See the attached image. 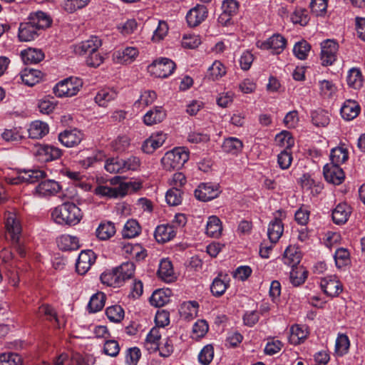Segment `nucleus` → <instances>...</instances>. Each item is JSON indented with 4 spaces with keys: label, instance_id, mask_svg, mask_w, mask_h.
Returning <instances> with one entry per match:
<instances>
[{
    "label": "nucleus",
    "instance_id": "62",
    "mask_svg": "<svg viewBox=\"0 0 365 365\" xmlns=\"http://www.w3.org/2000/svg\"><path fill=\"white\" fill-rule=\"evenodd\" d=\"M291 20L294 24L305 26L309 22L308 11L302 8H297L291 15Z\"/></svg>",
    "mask_w": 365,
    "mask_h": 365
},
{
    "label": "nucleus",
    "instance_id": "64",
    "mask_svg": "<svg viewBox=\"0 0 365 365\" xmlns=\"http://www.w3.org/2000/svg\"><path fill=\"white\" fill-rule=\"evenodd\" d=\"M168 25L165 21H159L158 25L153 32L152 41L159 42L163 40L168 33Z\"/></svg>",
    "mask_w": 365,
    "mask_h": 365
},
{
    "label": "nucleus",
    "instance_id": "50",
    "mask_svg": "<svg viewBox=\"0 0 365 365\" xmlns=\"http://www.w3.org/2000/svg\"><path fill=\"white\" fill-rule=\"evenodd\" d=\"M90 0H63L62 9L68 14H73L76 11L86 7Z\"/></svg>",
    "mask_w": 365,
    "mask_h": 365
},
{
    "label": "nucleus",
    "instance_id": "22",
    "mask_svg": "<svg viewBox=\"0 0 365 365\" xmlns=\"http://www.w3.org/2000/svg\"><path fill=\"white\" fill-rule=\"evenodd\" d=\"M39 31L40 29L28 20V21L20 24L18 36L21 41H31L39 35Z\"/></svg>",
    "mask_w": 365,
    "mask_h": 365
},
{
    "label": "nucleus",
    "instance_id": "20",
    "mask_svg": "<svg viewBox=\"0 0 365 365\" xmlns=\"http://www.w3.org/2000/svg\"><path fill=\"white\" fill-rule=\"evenodd\" d=\"M96 257L91 250L82 251L78 257L76 264V271L80 274H86L94 263Z\"/></svg>",
    "mask_w": 365,
    "mask_h": 365
},
{
    "label": "nucleus",
    "instance_id": "1",
    "mask_svg": "<svg viewBox=\"0 0 365 365\" xmlns=\"http://www.w3.org/2000/svg\"><path fill=\"white\" fill-rule=\"evenodd\" d=\"M52 219L58 225H76L83 215L81 209L71 202H64L55 207L51 212Z\"/></svg>",
    "mask_w": 365,
    "mask_h": 365
},
{
    "label": "nucleus",
    "instance_id": "63",
    "mask_svg": "<svg viewBox=\"0 0 365 365\" xmlns=\"http://www.w3.org/2000/svg\"><path fill=\"white\" fill-rule=\"evenodd\" d=\"M122 158H111L108 159L105 163V169L110 173H123Z\"/></svg>",
    "mask_w": 365,
    "mask_h": 365
},
{
    "label": "nucleus",
    "instance_id": "13",
    "mask_svg": "<svg viewBox=\"0 0 365 365\" xmlns=\"http://www.w3.org/2000/svg\"><path fill=\"white\" fill-rule=\"evenodd\" d=\"M220 194L219 186L211 182L201 183L195 190V196L199 200L206 202L211 200Z\"/></svg>",
    "mask_w": 365,
    "mask_h": 365
},
{
    "label": "nucleus",
    "instance_id": "51",
    "mask_svg": "<svg viewBox=\"0 0 365 365\" xmlns=\"http://www.w3.org/2000/svg\"><path fill=\"white\" fill-rule=\"evenodd\" d=\"M348 85L354 88L359 89L363 85L362 75L359 68H353L348 72L346 78Z\"/></svg>",
    "mask_w": 365,
    "mask_h": 365
},
{
    "label": "nucleus",
    "instance_id": "30",
    "mask_svg": "<svg viewBox=\"0 0 365 365\" xmlns=\"http://www.w3.org/2000/svg\"><path fill=\"white\" fill-rule=\"evenodd\" d=\"M21 57L25 64H36L44 58L41 50L29 48L21 51Z\"/></svg>",
    "mask_w": 365,
    "mask_h": 365
},
{
    "label": "nucleus",
    "instance_id": "16",
    "mask_svg": "<svg viewBox=\"0 0 365 365\" xmlns=\"http://www.w3.org/2000/svg\"><path fill=\"white\" fill-rule=\"evenodd\" d=\"M101 45V40L98 37L92 36L91 38L75 45L73 51L76 54L83 56L97 51Z\"/></svg>",
    "mask_w": 365,
    "mask_h": 365
},
{
    "label": "nucleus",
    "instance_id": "5",
    "mask_svg": "<svg viewBox=\"0 0 365 365\" xmlns=\"http://www.w3.org/2000/svg\"><path fill=\"white\" fill-rule=\"evenodd\" d=\"M83 86L82 80L70 77L58 82L53 88V93L58 97H72L78 93Z\"/></svg>",
    "mask_w": 365,
    "mask_h": 365
},
{
    "label": "nucleus",
    "instance_id": "2",
    "mask_svg": "<svg viewBox=\"0 0 365 365\" xmlns=\"http://www.w3.org/2000/svg\"><path fill=\"white\" fill-rule=\"evenodd\" d=\"M140 187V184L135 182H121L118 186L112 187L107 185H98L94 193L100 197L118 198L125 196L130 190L135 191Z\"/></svg>",
    "mask_w": 365,
    "mask_h": 365
},
{
    "label": "nucleus",
    "instance_id": "17",
    "mask_svg": "<svg viewBox=\"0 0 365 365\" xmlns=\"http://www.w3.org/2000/svg\"><path fill=\"white\" fill-rule=\"evenodd\" d=\"M326 180L334 185H340L344 180L345 175L343 170L339 165L327 164L323 169Z\"/></svg>",
    "mask_w": 365,
    "mask_h": 365
},
{
    "label": "nucleus",
    "instance_id": "60",
    "mask_svg": "<svg viewBox=\"0 0 365 365\" xmlns=\"http://www.w3.org/2000/svg\"><path fill=\"white\" fill-rule=\"evenodd\" d=\"M182 192L180 189L170 188L168 190L165 195V200L167 203L170 206H177L182 202Z\"/></svg>",
    "mask_w": 365,
    "mask_h": 365
},
{
    "label": "nucleus",
    "instance_id": "21",
    "mask_svg": "<svg viewBox=\"0 0 365 365\" xmlns=\"http://www.w3.org/2000/svg\"><path fill=\"white\" fill-rule=\"evenodd\" d=\"M286 39L279 34H274L267 41L262 42L260 48L263 49H269L273 53L279 54L282 53L286 47Z\"/></svg>",
    "mask_w": 365,
    "mask_h": 365
},
{
    "label": "nucleus",
    "instance_id": "53",
    "mask_svg": "<svg viewBox=\"0 0 365 365\" xmlns=\"http://www.w3.org/2000/svg\"><path fill=\"white\" fill-rule=\"evenodd\" d=\"M23 359L17 353L8 351L0 354V365H22Z\"/></svg>",
    "mask_w": 365,
    "mask_h": 365
},
{
    "label": "nucleus",
    "instance_id": "9",
    "mask_svg": "<svg viewBox=\"0 0 365 365\" xmlns=\"http://www.w3.org/2000/svg\"><path fill=\"white\" fill-rule=\"evenodd\" d=\"M61 188L58 182L53 180H44L35 187L33 194L38 197H48L56 195Z\"/></svg>",
    "mask_w": 365,
    "mask_h": 365
},
{
    "label": "nucleus",
    "instance_id": "47",
    "mask_svg": "<svg viewBox=\"0 0 365 365\" xmlns=\"http://www.w3.org/2000/svg\"><path fill=\"white\" fill-rule=\"evenodd\" d=\"M226 73V68L219 61H215L208 68L207 78L211 81H217L224 76Z\"/></svg>",
    "mask_w": 365,
    "mask_h": 365
},
{
    "label": "nucleus",
    "instance_id": "31",
    "mask_svg": "<svg viewBox=\"0 0 365 365\" xmlns=\"http://www.w3.org/2000/svg\"><path fill=\"white\" fill-rule=\"evenodd\" d=\"M118 93L115 90L106 88L100 90L95 96V102L102 107H106L109 102L117 98Z\"/></svg>",
    "mask_w": 365,
    "mask_h": 365
},
{
    "label": "nucleus",
    "instance_id": "11",
    "mask_svg": "<svg viewBox=\"0 0 365 365\" xmlns=\"http://www.w3.org/2000/svg\"><path fill=\"white\" fill-rule=\"evenodd\" d=\"M46 175V173L41 170H24L20 172L18 176L8 178L7 181L11 185H17L23 182L34 183L45 178Z\"/></svg>",
    "mask_w": 365,
    "mask_h": 365
},
{
    "label": "nucleus",
    "instance_id": "40",
    "mask_svg": "<svg viewBox=\"0 0 365 365\" xmlns=\"http://www.w3.org/2000/svg\"><path fill=\"white\" fill-rule=\"evenodd\" d=\"M28 20L36 26L40 30L48 27L51 24L49 16L41 11L31 13Z\"/></svg>",
    "mask_w": 365,
    "mask_h": 365
},
{
    "label": "nucleus",
    "instance_id": "52",
    "mask_svg": "<svg viewBox=\"0 0 365 365\" xmlns=\"http://www.w3.org/2000/svg\"><path fill=\"white\" fill-rule=\"evenodd\" d=\"M350 346L349 337L344 334H339L335 342V352L342 356L348 353Z\"/></svg>",
    "mask_w": 365,
    "mask_h": 365
},
{
    "label": "nucleus",
    "instance_id": "29",
    "mask_svg": "<svg viewBox=\"0 0 365 365\" xmlns=\"http://www.w3.org/2000/svg\"><path fill=\"white\" fill-rule=\"evenodd\" d=\"M49 128L46 123L41 120L32 122L28 129L29 135L31 138H42L48 133Z\"/></svg>",
    "mask_w": 365,
    "mask_h": 365
},
{
    "label": "nucleus",
    "instance_id": "14",
    "mask_svg": "<svg viewBox=\"0 0 365 365\" xmlns=\"http://www.w3.org/2000/svg\"><path fill=\"white\" fill-rule=\"evenodd\" d=\"M208 11L205 6L197 4L191 9L186 15V20L190 27L200 25L207 17Z\"/></svg>",
    "mask_w": 365,
    "mask_h": 365
},
{
    "label": "nucleus",
    "instance_id": "23",
    "mask_svg": "<svg viewBox=\"0 0 365 365\" xmlns=\"http://www.w3.org/2000/svg\"><path fill=\"white\" fill-rule=\"evenodd\" d=\"M289 341L293 345L303 343L309 334L308 327L306 325L294 324L289 329Z\"/></svg>",
    "mask_w": 365,
    "mask_h": 365
},
{
    "label": "nucleus",
    "instance_id": "56",
    "mask_svg": "<svg viewBox=\"0 0 365 365\" xmlns=\"http://www.w3.org/2000/svg\"><path fill=\"white\" fill-rule=\"evenodd\" d=\"M312 120L317 127H325L329 123L330 118L327 111L317 110L312 113Z\"/></svg>",
    "mask_w": 365,
    "mask_h": 365
},
{
    "label": "nucleus",
    "instance_id": "25",
    "mask_svg": "<svg viewBox=\"0 0 365 365\" xmlns=\"http://www.w3.org/2000/svg\"><path fill=\"white\" fill-rule=\"evenodd\" d=\"M351 213V208L346 203H339L332 211V220L336 225L344 224Z\"/></svg>",
    "mask_w": 365,
    "mask_h": 365
},
{
    "label": "nucleus",
    "instance_id": "19",
    "mask_svg": "<svg viewBox=\"0 0 365 365\" xmlns=\"http://www.w3.org/2000/svg\"><path fill=\"white\" fill-rule=\"evenodd\" d=\"M83 137V133L78 129L66 130L58 135V140L64 146L71 148L78 145Z\"/></svg>",
    "mask_w": 365,
    "mask_h": 365
},
{
    "label": "nucleus",
    "instance_id": "8",
    "mask_svg": "<svg viewBox=\"0 0 365 365\" xmlns=\"http://www.w3.org/2000/svg\"><path fill=\"white\" fill-rule=\"evenodd\" d=\"M34 154L38 161L46 163L59 158L62 152L61 149L53 145H38L35 147Z\"/></svg>",
    "mask_w": 365,
    "mask_h": 365
},
{
    "label": "nucleus",
    "instance_id": "55",
    "mask_svg": "<svg viewBox=\"0 0 365 365\" xmlns=\"http://www.w3.org/2000/svg\"><path fill=\"white\" fill-rule=\"evenodd\" d=\"M334 260L338 268H342L349 265L351 262L350 254L345 248H339L335 251Z\"/></svg>",
    "mask_w": 365,
    "mask_h": 365
},
{
    "label": "nucleus",
    "instance_id": "45",
    "mask_svg": "<svg viewBox=\"0 0 365 365\" xmlns=\"http://www.w3.org/2000/svg\"><path fill=\"white\" fill-rule=\"evenodd\" d=\"M116 270L120 276L122 286L125 282L132 278L135 273V266L132 262H126L116 267Z\"/></svg>",
    "mask_w": 365,
    "mask_h": 365
},
{
    "label": "nucleus",
    "instance_id": "48",
    "mask_svg": "<svg viewBox=\"0 0 365 365\" xmlns=\"http://www.w3.org/2000/svg\"><path fill=\"white\" fill-rule=\"evenodd\" d=\"M141 227L137 220H128L123 229V236L125 238H133L140 235Z\"/></svg>",
    "mask_w": 365,
    "mask_h": 365
},
{
    "label": "nucleus",
    "instance_id": "24",
    "mask_svg": "<svg viewBox=\"0 0 365 365\" xmlns=\"http://www.w3.org/2000/svg\"><path fill=\"white\" fill-rule=\"evenodd\" d=\"M176 235L174 225L169 224L158 225L155 230L154 237L159 243H165L173 240Z\"/></svg>",
    "mask_w": 365,
    "mask_h": 365
},
{
    "label": "nucleus",
    "instance_id": "34",
    "mask_svg": "<svg viewBox=\"0 0 365 365\" xmlns=\"http://www.w3.org/2000/svg\"><path fill=\"white\" fill-rule=\"evenodd\" d=\"M57 245L61 250H74L79 247L78 239L75 236L63 235L57 238Z\"/></svg>",
    "mask_w": 365,
    "mask_h": 365
},
{
    "label": "nucleus",
    "instance_id": "28",
    "mask_svg": "<svg viewBox=\"0 0 365 365\" xmlns=\"http://www.w3.org/2000/svg\"><path fill=\"white\" fill-rule=\"evenodd\" d=\"M341 117L346 120H351L355 118L360 112V106L352 100H347L341 108Z\"/></svg>",
    "mask_w": 365,
    "mask_h": 365
},
{
    "label": "nucleus",
    "instance_id": "4",
    "mask_svg": "<svg viewBox=\"0 0 365 365\" xmlns=\"http://www.w3.org/2000/svg\"><path fill=\"white\" fill-rule=\"evenodd\" d=\"M6 229V238H9L12 243L16 244V250L21 257L26 255L25 250L22 245L19 244V239L21 234V225L20 220L15 213H9L5 225Z\"/></svg>",
    "mask_w": 365,
    "mask_h": 365
},
{
    "label": "nucleus",
    "instance_id": "12",
    "mask_svg": "<svg viewBox=\"0 0 365 365\" xmlns=\"http://www.w3.org/2000/svg\"><path fill=\"white\" fill-rule=\"evenodd\" d=\"M284 217L285 214L282 210H278L274 213V220L271 221L268 226L267 235L271 242L276 243L284 231V226L281 217Z\"/></svg>",
    "mask_w": 365,
    "mask_h": 365
},
{
    "label": "nucleus",
    "instance_id": "26",
    "mask_svg": "<svg viewBox=\"0 0 365 365\" xmlns=\"http://www.w3.org/2000/svg\"><path fill=\"white\" fill-rule=\"evenodd\" d=\"M165 112L160 106L149 110L143 116V123L148 126L159 123L165 118Z\"/></svg>",
    "mask_w": 365,
    "mask_h": 365
},
{
    "label": "nucleus",
    "instance_id": "39",
    "mask_svg": "<svg viewBox=\"0 0 365 365\" xmlns=\"http://www.w3.org/2000/svg\"><path fill=\"white\" fill-rule=\"evenodd\" d=\"M242 142L235 137H230L225 139L222 145V148L224 152L232 155H237L240 153L242 151Z\"/></svg>",
    "mask_w": 365,
    "mask_h": 365
},
{
    "label": "nucleus",
    "instance_id": "54",
    "mask_svg": "<svg viewBox=\"0 0 365 365\" xmlns=\"http://www.w3.org/2000/svg\"><path fill=\"white\" fill-rule=\"evenodd\" d=\"M106 314L110 322L115 323L121 322L125 315L123 309L118 304L108 307L106 310Z\"/></svg>",
    "mask_w": 365,
    "mask_h": 365
},
{
    "label": "nucleus",
    "instance_id": "38",
    "mask_svg": "<svg viewBox=\"0 0 365 365\" xmlns=\"http://www.w3.org/2000/svg\"><path fill=\"white\" fill-rule=\"evenodd\" d=\"M100 279L103 284L109 287H120L122 286L121 278H120L116 268L103 272L101 274Z\"/></svg>",
    "mask_w": 365,
    "mask_h": 365
},
{
    "label": "nucleus",
    "instance_id": "7",
    "mask_svg": "<svg viewBox=\"0 0 365 365\" xmlns=\"http://www.w3.org/2000/svg\"><path fill=\"white\" fill-rule=\"evenodd\" d=\"M150 72L158 78H167L175 68V63L167 58H160L153 61L148 67Z\"/></svg>",
    "mask_w": 365,
    "mask_h": 365
},
{
    "label": "nucleus",
    "instance_id": "57",
    "mask_svg": "<svg viewBox=\"0 0 365 365\" xmlns=\"http://www.w3.org/2000/svg\"><path fill=\"white\" fill-rule=\"evenodd\" d=\"M319 88L320 94L325 98H331L337 91L336 85L331 81L328 80L319 81Z\"/></svg>",
    "mask_w": 365,
    "mask_h": 365
},
{
    "label": "nucleus",
    "instance_id": "32",
    "mask_svg": "<svg viewBox=\"0 0 365 365\" xmlns=\"http://www.w3.org/2000/svg\"><path fill=\"white\" fill-rule=\"evenodd\" d=\"M302 258V254L299 249L294 246H289L284 251L283 256L284 263L294 267L298 265Z\"/></svg>",
    "mask_w": 365,
    "mask_h": 365
},
{
    "label": "nucleus",
    "instance_id": "6",
    "mask_svg": "<svg viewBox=\"0 0 365 365\" xmlns=\"http://www.w3.org/2000/svg\"><path fill=\"white\" fill-rule=\"evenodd\" d=\"M320 60L323 66H331L336 60L338 43L334 39H326L321 44Z\"/></svg>",
    "mask_w": 365,
    "mask_h": 365
},
{
    "label": "nucleus",
    "instance_id": "41",
    "mask_svg": "<svg viewBox=\"0 0 365 365\" xmlns=\"http://www.w3.org/2000/svg\"><path fill=\"white\" fill-rule=\"evenodd\" d=\"M239 4L236 0H225L222 5V14L220 19L225 22L230 21V17L236 14L238 11Z\"/></svg>",
    "mask_w": 365,
    "mask_h": 365
},
{
    "label": "nucleus",
    "instance_id": "61",
    "mask_svg": "<svg viewBox=\"0 0 365 365\" xmlns=\"http://www.w3.org/2000/svg\"><path fill=\"white\" fill-rule=\"evenodd\" d=\"M157 95L153 91H145L143 92L138 98V101H135V106L136 107H145L149 105H151L156 99Z\"/></svg>",
    "mask_w": 365,
    "mask_h": 365
},
{
    "label": "nucleus",
    "instance_id": "3",
    "mask_svg": "<svg viewBox=\"0 0 365 365\" xmlns=\"http://www.w3.org/2000/svg\"><path fill=\"white\" fill-rule=\"evenodd\" d=\"M189 159V151L185 147H178L165 153L161 159L163 168L166 170L180 169Z\"/></svg>",
    "mask_w": 365,
    "mask_h": 365
},
{
    "label": "nucleus",
    "instance_id": "35",
    "mask_svg": "<svg viewBox=\"0 0 365 365\" xmlns=\"http://www.w3.org/2000/svg\"><path fill=\"white\" fill-rule=\"evenodd\" d=\"M228 282L227 275L219 274L215 278L210 287L212 294L215 297L222 295L228 287Z\"/></svg>",
    "mask_w": 365,
    "mask_h": 365
},
{
    "label": "nucleus",
    "instance_id": "59",
    "mask_svg": "<svg viewBox=\"0 0 365 365\" xmlns=\"http://www.w3.org/2000/svg\"><path fill=\"white\" fill-rule=\"evenodd\" d=\"M310 48V45L306 41L303 40L295 43L293 48V52L297 58L304 60L307 58Z\"/></svg>",
    "mask_w": 365,
    "mask_h": 365
},
{
    "label": "nucleus",
    "instance_id": "42",
    "mask_svg": "<svg viewBox=\"0 0 365 365\" xmlns=\"http://www.w3.org/2000/svg\"><path fill=\"white\" fill-rule=\"evenodd\" d=\"M106 299L105 294L101 292L93 294L88 304V312L96 313L101 311L105 306Z\"/></svg>",
    "mask_w": 365,
    "mask_h": 365
},
{
    "label": "nucleus",
    "instance_id": "58",
    "mask_svg": "<svg viewBox=\"0 0 365 365\" xmlns=\"http://www.w3.org/2000/svg\"><path fill=\"white\" fill-rule=\"evenodd\" d=\"M214 357V348L211 344L205 346L198 354V361L201 365H209Z\"/></svg>",
    "mask_w": 365,
    "mask_h": 365
},
{
    "label": "nucleus",
    "instance_id": "15",
    "mask_svg": "<svg viewBox=\"0 0 365 365\" xmlns=\"http://www.w3.org/2000/svg\"><path fill=\"white\" fill-rule=\"evenodd\" d=\"M320 286L329 297L338 296L342 292V285L336 276H327L321 279Z\"/></svg>",
    "mask_w": 365,
    "mask_h": 365
},
{
    "label": "nucleus",
    "instance_id": "36",
    "mask_svg": "<svg viewBox=\"0 0 365 365\" xmlns=\"http://www.w3.org/2000/svg\"><path fill=\"white\" fill-rule=\"evenodd\" d=\"M159 277L165 282H170L173 281L174 270L171 262L168 259H163L160 261L158 271Z\"/></svg>",
    "mask_w": 365,
    "mask_h": 365
},
{
    "label": "nucleus",
    "instance_id": "10",
    "mask_svg": "<svg viewBox=\"0 0 365 365\" xmlns=\"http://www.w3.org/2000/svg\"><path fill=\"white\" fill-rule=\"evenodd\" d=\"M139 56V50L135 46H127L124 48L115 51L112 54L114 63L118 64H130Z\"/></svg>",
    "mask_w": 365,
    "mask_h": 365
},
{
    "label": "nucleus",
    "instance_id": "46",
    "mask_svg": "<svg viewBox=\"0 0 365 365\" xmlns=\"http://www.w3.org/2000/svg\"><path fill=\"white\" fill-rule=\"evenodd\" d=\"M307 277V271L303 266L292 267L290 272V282L294 286L303 284Z\"/></svg>",
    "mask_w": 365,
    "mask_h": 365
},
{
    "label": "nucleus",
    "instance_id": "33",
    "mask_svg": "<svg viewBox=\"0 0 365 365\" xmlns=\"http://www.w3.org/2000/svg\"><path fill=\"white\" fill-rule=\"evenodd\" d=\"M222 231V225L221 220L215 215L208 217L206 225V234L215 238L221 236Z\"/></svg>",
    "mask_w": 365,
    "mask_h": 365
},
{
    "label": "nucleus",
    "instance_id": "37",
    "mask_svg": "<svg viewBox=\"0 0 365 365\" xmlns=\"http://www.w3.org/2000/svg\"><path fill=\"white\" fill-rule=\"evenodd\" d=\"M170 290L160 289L153 292L150 298V302L153 306L160 307L170 301Z\"/></svg>",
    "mask_w": 365,
    "mask_h": 365
},
{
    "label": "nucleus",
    "instance_id": "49",
    "mask_svg": "<svg viewBox=\"0 0 365 365\" xmlns=\"http://www.w3.org/2000/svg\"><path fill=\"white\" fill-rule=\"evenodd\" d=\"M348 159V151L346 148L336 147L331 150L330 160L331 165H340Z\"/></svg>",
    "mask_w": 365,
    "mask_h": 365
},
{
    "label": "nucleus",
    "instance_id": "18",
    "mask_svg": "<svg viewBox=\"0 0 365 365\" xmlns=\"http://www.w3.org/2000/svg\"><path fill=\"white\" fill-rule=\"evenodd\" d=\"M167 139L166 134L162 132L153 133L142 145V150L148 154L153 153L156 149L161 147Z\"/></svg>",
    "mask_w": 365,
    "mask_h": 365
},
{
    "label": "nucleus",
    "instance_id": "27",
    "mask_svg": "<svg viewBox=\"0 0 365 365\" xmlns=\"http://www.w3.org/2000/svg\"><path fill=\"white\" fill-rule=\"evenodd\" d=\"M161 339L160 329L153 327L148 334L144 342V347L149 353L155 352L159 349V341Z\"/></svg>",
    "mask_w": 365,
    "mask_h": 365
},
{
    "label": "nucleus",
    "instance_id": "44",
    "mask_svg": "<svg viewBox=\"0 0 365 365\" xmlns=\"http://www.w3.org/2000/svg\"><path fill=\"white\" fill-rule=\"evenodd\" d=\"M115 233L114 223L111 222H105L99 225L96 229V236L101 240H107L113 236Z\"/></svg>",
    "mask_w": 365,
    "mask_h": 365
},
{
    "label": "nucleus",
    "instance_id": "43",
    "mask_svg": "<svg viewBox=\"0 0 365 365\" xmlns=\"http://www.w3.org/2000/svg\"><path fill=\"white\" fill-rule=\"evenodd\" d=\"M22 82L29 86L36 84L41 78V71L35 69L25 68L20 74Z\"/></svg>",
    "mask_w": 365,
    "mask_h": 365
}]
</instances>
